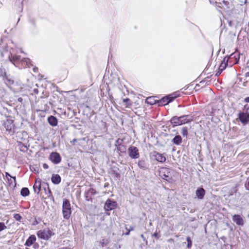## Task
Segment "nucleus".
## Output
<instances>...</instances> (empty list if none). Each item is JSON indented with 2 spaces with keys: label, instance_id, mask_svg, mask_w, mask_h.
<instances>
[{
  "label": "nucleus",
  "instance_id": "1",
  "mask_svg": "<svg viewBox=\"0 0 249 249\" xmlns=\"http://www.w3.org/2000/svg\"><path fill=\"white\" fill-rule=\"evenodd\" d=\"M193 121L191 115H183L180 117L174 116L171 119V123L174 125H179Z\"/></svg>",
  "mask_w": 249,
  "mask_h": 249
},
{
  "label": "nucleus",
  "instance_id": "2",
  "mask_svg": "<svg viewBox=\"0 0 249 249\" xmlns=\"http://www.w3.org/2000/svg\"><path fill=\"white\" fill-rule=\"evenodd\" d=\"M62 208L63 217L66 219H68L70 217L71 213V205L68 200L65 199L63 201Z\"/></svg>",
  "mask_w": 249,
  "mask_h": 249
},
{
  "label": "nucleus",
  "instance_id": "3",
  "mask_svg": "<svg viewBox=\"0 0 249 249\" xmlns=\"http://www.w3.org/2000/svg\"><path fill=\"white\" fill-rule=\"evenodd\" d=\"M53 233L49 229L40 230L37 232V235L39 238L43 240H48Z\"/></svg>",
  "mask_w": 249,
  "mask_h": 249
},
{
  "label": "nucleus",
  "instance_id": "4",
  "mask_svg": "<svg viewBox=\"0 0 249 249\" xmlns=\"http://www.w3.org/2000/svg\"><path fill=\"white\" fill-rule=\"evenodd\" d=\"M160 176L164 179L169 181L171 179V174L169 169L167 168H162L160 171Z\"/></svg>",
  "mask_w": 249,
  "mask_h": 249
},
{
  "label": "nucleus",
  "instance_id": "5",
  "mask_svg": "<svg viewBox=\"0 0 249 249\" xmlns=\"http://www.w3.org/2000/svg\"><path fill=\"white\" fill-rule=\"evenodd\" d=\"M179 96V94L178 92L174 93L172 94L169 95L164 98H163L160 101V102L163 105H165L171 102L176 97Z\"/></svg>",
  "mask_w": 249,
  "mask_h": 249
},
{
  "label": "nucleus",
  "instance_id": "6",
  "mask_svg": "<svg viewBox=\"0 0 249 249\" xmlns=\"http://www.w3.org/2000/svg\"><path fill=\"white\" fill-rule=\"evenodd\" d=\"M238 118L243 125H246L249 123V113L240 112L238 115Z\"/></svg>",
  "mask_w": 249,
  "mask_h": 249
},
{
  "label": "nucleus",
  "instance_id": "7",
  "mask_svg": "<svg viewBox=\"0 0 249 249\" xmlns=\"http://www.w3.org/2000/svg\"><path fill=\"white\" fill-rule=\"evenodd\" d=\"M129 157L132 159H137L139 157L138 148L134 146H130L127 150Z\"/></svg>",
  "mask_w": 249,
  "mask_h": 249
},
{
  "label": "nucleus",
  "instance_id": "8",
  "mask_svg": "<svg viewBox=\"0 0 249 249\" xmlns=\"http://www.w3.org/2000/svg\"><path fill=\"white\" fill-rule=\"evenodd\" d=\"M152 155L154 158V159L159 162L163 163L166 161V157L163 154L154 151L152 153Z\"/></svg>",
  "mask_w": 249,
  "mask_h": 249
},
{
  "label": "nucleus",
  "instance_id": "9",
  "mask_svg": "<svg viewBox=\"0 0 249 249\" xmlns=\"http://www.w3.org/2000/svg\"><path fill=\"white\" fill-rule=\"evenodd\" d=\"M50 160L54 164H58L61 161V157L60 155L56 152H53L50 156Z\"/></svg>",
  "mask_w": 249,
  "mask_h": 249
},
{
  "label": "nucleus",
  "instance_id": "10",
  "mask_svg": "<svg viewBox=\"0 0 249 249\" xmlns=\"http://www.w3.org/2000/svg\"><path fill=\"white\" fill-rule=\"evenodd\" d=\"M116 207V203L110 199H107L105 204V209L107 211H110L114 209Z\"/></svg>",
  "mask_w": 249,
  "mask_h": 249
},
{
  "label": "nucleus",
  "instance_id": "11",
  "mask_svg": "<svg viewBox=\"0 0 249 249\" xmlns=\"http://www.w3.org/2000/svg\"><path fill=\"white\" fill-rule=\"evenodd\" d=\"M232 221L237 225L243 226L244 222L242 217L238 214H234L232 216Z\"/></svg>",
  "mask_w": 249,
  "mask_h": 249
},
{
  "label": "nucleus",
  "instance_id": "12",
  "mask_svg": "<svg viewBox=\"0 0 249 249\" xmlns=\"http://www.w3.org/2000/svg\"><path fill=\"white\" fill-rule=\"evenodd\" d=\"M4 126L7 130L12 131L14 129L13 121L12 120H7L4 123Z\"/></svg>",
  "mask_w": 249,
  "mask_h": 249
},
{
  "label": "nucleus",
  "instance_id": "13",
  "mask_svg": "<svg viewBox=\"0 0 249 249\" xmlns=\"http://www.w3.org/2000/svg\"><path fill=\"white\" fill-rule=\"evenodd\" d=\"M233 53H232L230 56H227L224 57L223 61L221 62V64L219 67V70H221L223 71L226 68L228 65V62L231 56H232Z\"/></svg>",
  "mask_w": 249,
  "mask_h": 249
},
{
  "label": "nucleus",
  "instance_id": "14",
  "mask_svg": "<svg viewBox=\"0 0 249 249\" xmlns=\"http://www.w3.org/2000/svg\"><path fill=\"white\" fill-rule=\"evenodd\" d=\"M196 194L198 199H202L205 194V191L202 188H198L196 192Z\"/></svg>",
  "mask_w": 249,
  "mask_h": 249
},
{
  "label": "nucleus",
  "instance_id": "15",
  "mask_svg": "<svg viewBox=\"0 0 249 249\" xmlns=\"http://www.w3.org/2000/svg\"><path fill=\"white\" fill-rule=\"evenodd\" d=\"M36 241V237L34 235H31L27 240L25 243V245L28 247L32 246Z\"/></svg>",
  "mask_w": 249,
  "mask_h": 249
},
{
  "label": "nucleus",
  "instance_id": "16",
  "mask_svg": "<svg viewBox=\"0 0 249 249\" xmlns=\"http://www.w3.org/2000/svg\"><path fill=\"white\" fill-rule=\"evenodd\" d=\"M41 181L40 180H36V182L33 186V188L35 193L38 194L40 191Z\"/></svg>",
  "mask_w": 249,
  "mask_h": 249
},
{
  "label": "nucleus",
  "instance_id": "17",
  "mask_svg": "<svg viewBox=\"0 0 249 249\" xmlns=\"http://www.w3.org/2000/svg\"><path fill=\"white\" fill-rule=\"evenodd\" d=\"M48 121L49 123L52 126H56L57 124V120L55 117L53 116H51L48 117Z\"/></svg>",
  "mask_w": 249,
  "mask_h": 249
},
{
  "label": "nucleus",
  "instance_id": "18",
  "mask_svg": "<svg viewBox=\"0 0 249 249\" xmlns=\"http://www.w3.org/2000/svg\"><path fill=\"white\" fill-rule=\"evenodd\" d=\"M51 180L54 184H58L61 181V178L58 175H53L52 177Z\"/></svg>",
  "mask_w": 249,
  "mask_h": 249
},
{
  "label": "nucleus",
  "instance_id": "19",
  "mask_svg": "<svg viewBox=\"0 0 249 249\" xmlns=\"http://www.w3.org/2000/svg\"><path fill=\"white\" fill-rule=\"evenodd\" d=\"M173 142L176 145H179L182 142V138L180 136H176L172 140Z\"/></svg>",
  "mask_w": 249,
  "mask_h": 249
},
{
  "label": "nucleus",
  "instance_id": "20",
  "mask_svg": "<svg viewBox=\"0 0 249 249\" xmlns=\"http://www.w3.org/2000/svg\"><path fill=\"white\" fill-rule=\"evenodd\" d=\"M6 177L7 178V179L9 181H11V182H10V184H12V183H13V180H12V179H13L14 186L16 185V177H12V176H11V175L9 173H6Z\"/></svg>",
  "mask_w": 249,
  "mask_h": 249
},
{
  "label": "nucleus",
  "instance_id": "21",
  "mask_svg": "<svg viewBox=\"0 0 249 249\" xmlns=\"http://www.w3.org/2000/svg\"><path fill=\"white\" fill-rule=\"evenodd\" d=\"M21 195L23 196H26L29 194V190L27 188H23L20 192Z\"/></svg>",
  "mask_w": 249,
  "mask_h": 249
},
{
  "label": "nucleus",
  "instance_id": "22",
  "mask_svg": "<svg viewBox=\"0 0 249 249\" xmlns=\"http://www.w3.org/2000/svg\"><path fill=\"white\" fill-rule=\"evenodd\" d=\"M181 134L184 137H186L188 135V129L186 127L182 128L181 130Z\"/></svg>",
  "mask_w": 249,
  "mask_h": 249
},
{
  "label": "nucleus",
  "instance_id": "23",
  "mask_svg": "<svg viewBox=\"0 0 249 249\" xmlns=\"http://www.w3.org/2000/svg\"><path fill=\"white\" fill-rule=\"evenodd\" d=\"M138 166L144 169L146 168L145 162L143 160H140L138 162Z\"/></svg>",
  "mask_w": 249,
  "mask_h": 249
},
{
  "label": "nucleus",
  "instance_id": "24",
  "mask_svg": "<svg viewBox=\"0 0 249 249\" xmlns=\"http://www.w3.org/2000/svg\"><path fill=\"white\" fill-rule=\"evenodd\" d=\"M20 56H13L12 58L10 59V61L14 63L15 61H19L20 60Z\"/></svg>",
  "mask_w": 249,
  "mask_h": 249
},
{
  "label": "nucleus",
  "instance_id": "25",
  "mask_svg": "<svg viewBox=\"0 0 249 249\" xmlns=\"http://www.w3.org/2000/svg\"><path fill=\"white\" fill-rule=\"evenodd\" d=\"M97 242H98V243L100 244V245H101L102 248H103L107 243L106 241L104 239H103L100 241H97Z\"/></svg>",
  "mask_w": 249,
  "mask_h": 249
},
{
  "label": "nucleus",
  "instance_id": "26",
  "mask_svg": "<svg viewBox=\"0 0 249 249\" xmlns=\"http://www.w3.org/2000/svg\"><path fill=\"white\" fill-rule=\"evenodd\" d=\"M93 249H102V248L101 247V245H100V244L98 243V242L96 241L94 243Z\"/></svg>",
  "mask_w": 249,
  "mask_h": 249
},
{
  "label": "nucleus",
  "instance_id": "27",
  "mask_svg": "<svg viewBox=\"0 0 249 249\" xmlns=\"http://www.w3.org/2000/svg\"><path fill=\"white\" fill-rule=\"evenodd\" d=\"M186 241L188 242L187 247L188 248H190L192 246V241H191L190 237H187Z\"/></svg>",
  "mask_w": 249,
  "mask_h": 249
},
{
  "label": "nucleus",
  "instance_id": "28",
  "mask_svg": "<svg viewBox=\"0 0 249 249\" xmlns=\"http://www.w3.org/2000/svg\"><path fill=\"white\" fill-rule=\"evenodd\" d=\"M5 229H6V226L4 223L0 222V231L5 230Z\"/></svg>",
  "mask_w": 249,
  "mask_h": 249
},
{
  "label": "nucleus",
  "instance_id": "29",
  "mask_svg": "<svg viewBox=\"0 0 249 249\" xmlns=\"http://www.w3.org/2000/svg\"><path fill=\"white\" fill-rule=\"evenodd\" d=\"M14 217L17 221H20L21 219V216L18 213L14 214Z\"/></svg>",
  "mask_w": 249,
  "mask_h": 249
},
{
  "label": "nucleus",
  "instance_id": "30",
  "mask_svg": "<svg viewBox=\"0 0 249 249\" xmlns=\"http://www.w3.org/2000/svg\"><path fill=\"white\" fill-rule=\"evenodd\" d=\"M129 101H130V100H129L128 98L124 99L123 100V102H124V103H125L126 104H127V106H129V105H131L130 104H128V103H128V102H129Z\"/></svg>",
  "mask_w": 249,
  "mask_h": 249
},
{
  "label": "nucleus",
  "instance_id": "31",
  "mask_svg": "<svg viewBox=\"0 0 249 249\" xmlns=\"http://www.w3.org/2000/svg\"><path fill=\"white\" fill-rule=\"evenodd\" d=\"M222 71V70H219V69H218V71L216 72L215 74L216 76H218L221 74Z\"/></svg>",
  "mask_w": 249,
  "mask_h": 249
},
{
  "label": "nucleus",
  "instance_id": "32",
  "mask_svg": "<svg viewBox=\"0 0 249 249\" xmlns=\"http://www.w3.org/2000/svg\"><path fill=\"white\" fill-rule=\"evenodd\" d=\"M245 188L246 190H249V180L248 181V183L245 184Z\"/></svg>",
  "mask_w": 249,
  "mask_h": 249
},
{
  "label": "nucleus",
  "instance_id": "33",
  "mask_svg": "<svg viewBox=\"0 0 249 249\" xmlns=\"http://www.w3.org/2000/svg\"><path fill=\"white\" fill-rule=\"evenodd\" d=\"M29 61V60L27 59H24L22 60V62L23 63V62H26V64H27L28 63V62Z\"/></svg>",
  "mask_w": 249,
  "mask_h": 249
},
{
  "label": "nucleus",
  "instance_id": "34",
  "mask_svg": "<svg viewBox=\"0 0 249 249\" xmlns=\"http://www.w3.org/2000/svg\"><path fill=\"white\" fill-rule=\"evenodd\" d=\"M125 229L127 231L125 233V235H129L130 232V230H128L127 227L125 228Z\"/></svg>",
  "mask_w": 249,
  "mask_h": 249
},
{
  "label": "nucleus",
  "instance_id": "35",
  "mask_svg": "<svg viewBox=\"0 0 249 249\" xmlns=\"http://www.w3.org/2000/svg\"><path fill=\"white\" fill-rule=\"evenodd\" d=\"M244 101L246 103H249V97L246 98L244 99Z\"/></svg>",
  "mask_w": 249,
  "mask_h": 249
},
{
  "label": "nucleus",
  "instance_id": "36",
  "mask_svg": "<svg viewBox=\"0 0 249 249\" xmlns=\"http://www.w3.org/2000/svg\"><path fill=\"white\" fill-rule=\"evenodd\" d=\"M244 108L247 110V111L249 110V107H248L247 105H245L244 106Z\"/></svg>",
  "mask_w": 249,
  "mask_h": 249
},
{
  "label": "nucleus",
  "instance_id": "37",
  "mask_svg": "<svg viewBox=\"0 0 249 249\" xmlns=\"http://www.w3.org/2000/svg\"><path fill=\"white\" fill-rule=\"evenodd\" d=\"M153 236H154L155 237H157L158 236V233H154L153 235Z\"/></svg>",
  "mask_w": 249,
  "mask_h": 249
},
{
  "label": "nucleus",
  "instance_id": "38",
  "mask_svg": "<svg viewBox=\"0 0 249 249\" xmlns=\"http://www.w3.org/2000/svg\"><path fill=\"white\" fill-rule=\"evenodd\" d=\"M128 230H130V231H133V230H134V228H133V227H130V229H128Z\"/></svg>",
  "mask_w": 249,
  "mask_h": 249
},
{
  "label": "nucleus",
  "instance_id": "39",
  "mask_svg": "<svg viewBox=\"0 0 249 249\" xmlns=\"http://www.w3.org/2000/svg\"><path fill=\"white\" fill-rule=\"evenodd\" d=\"M43 167L45 168H48V165L47 164H44Z\"/></svg>",
  "mask_w": 249,
  "mask_h": 249
},
{
  "label": "nucleus",
  "instance_id": "40",
  "mask_svg": "<svg viewBox=\"0 0 249 249\" xmlns=\"http://www.w3.org/2000/svg\"><path fill=\"white\" fill-rule=\"evenodd\" d=\"M141 237L142 238H143L144 240H145V239H144V236H143V234H141Z\"/></svg>",
  "mask_w": 249,
  "mask_h": 249
},
{
  "label": "nucleus",
  "instance_id": "41",
  "mask_svg": "<svg viewBox=\"0 0 249 249\" xmlns=\"http://www.w3.org/2000/svg\"><path fill=\"white\" fill-rule=\"evenodd\" d=\"M76 141V139H74V140H73V142H75Z\"/></svg>",
  "mask_w": 249,
  "mask_h": 249
},
{
  "label": "nucleus",
  "instance_id": "42",
  "mask_svg": "<svg viewBox=\"0 0 249 249\" xmlns=\"http://www.w3.org/2000/svg\"><path fill=\"white\" fill-rule=\"evenodd\" d=\"M149 99H150V98H147V101H148ZM148 102V101H147V102Z\"/></svg>",
  "mask_w": 249,
  "mask_h": 249
},
{
  "label": "nucleus",
  "instance_id": "43",
  "mask_svg": "<svg viewBox=\"0 0 249 249\" xmlns=\"http://www.w3.org/2000/svg\"><path fill=\"white\" fill-rule=\"evenodd\" d=\"M66 249V248H63V249Z\"/></svg>",
  "mask_w": 249,
  "mask_h": 249
}]
</instances>
